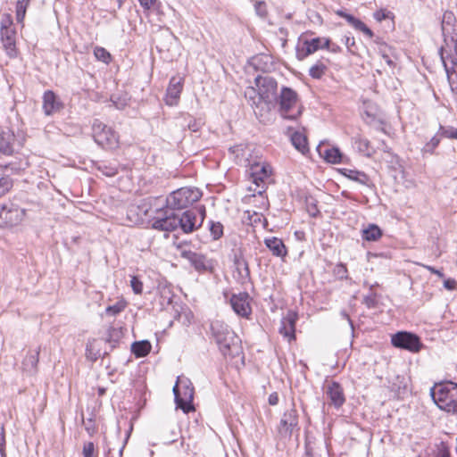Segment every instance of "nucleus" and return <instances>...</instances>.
<instances>
[{
	"label": "nucleus",
	"instance_id": "f257e3e1",
	"mask_svg": "<svg viewBox=\"0 0 457 457\" xmlns=\"http://www.w3.org/2000/svg\"><path fill=\"white\" fill-rule=\"evenodd\" d=\"M205 215V208L187 209L183 212L156 210V215L151 220L154 229L170 232L180 228L184 233H190L201 226Z\"/></svg>",
	"mask_w": 457,
	"mask_h": 457
},
{
	"label": "nucleus",
	"instance_id": "f03ea898",
	"mask_svg": "<svg viewBox=\"0 0 457 457\" xmlns=\"http://www.w3.org/2000/svg\"><path fill=\"white\" fill-rule=\"evenodd\" d=\"M211 331L224 356L235 357L239 353V338L225 322L219 320L212 321Z\"/></svg>",
	"mask_w": 457,
	"mask_h": 457
},
{
	"label": "nucleus",
	"instance_id": "7ed1b4c3",
	"mask_svg": "<svg viewBox=\"0 0 457 457\" xmlns=\"http://www.w3.org/2000/svg\"><path fill=\"white\" fill-rule=\"evenodd\" d=\"M430 395L439 409L457 414V383L450 380L436 383L431 387Z\"/></svg>",
	"mask_w": 457,
	"mask_h": 457
},
{
	"label": "nucleus",
	"instance_id": "20e7f679",
	"mask_svg": "<svg viewBox=\"0 0 457 457\" xmlns=\"http://www.w3.org/2000/svg\"><path fill=\"white\" fill-rule=\"evenodd\" d=\"M202 196V192L196 187H181L169 195L166 198V206L161 210H170V212H182L187 210L193 204Z\"/></svg>",
	"mask_w": 457,
	"mask_h": 457
},
{
	"label": "nucleus",
	"instance_id": "39448f33",
	"mask_svg": "<svg viewBox=\"0 0 457 457\" xmlns=\"http://www.w3.org/2000/svg\"><path fill=\"white\" fill-rule=\"evenodd\" d=\"M177 406L185 413L195 410L193 405L194 386L187 378H179L173 387Z\"/></svg>",
	"mask_w": 457,
	"mask_h": 457
},
{
	"label": "nucleus",
	"instance_id": "423d86ee",
	"mask_svg": "<svg viewBox=\"0 0 457 457\" xmlns=\"http://www.w3.org/2000/svg\"><path fill=\"white\" fill-rule=\"evenodd\" d=\"M279 112L284 119L295 120L301 114L298 96L295 91L283 87L279 96Z\"/></svg>",
	"mask_w": 457,
	"mask_h": 457
},
{
	"label": "nucleus",
	"instance_id": "0eeeda50",
	"mask_svg": "<svg viewBox=\"0 0 457 457\" xmlns=\"http://www.w3.org/2000/svg\"><path fill=\"white\" fill-rule=\"evenodd\" d=\"M92 134L95 142L104 149H115L119 145L117 133L98 120L92 125Z\"/></svg>",
	"mask_w": 457,
	"mask_h": 457
},
{
	"label": "nucleus",
	"instance_id": "6e6552de",
	"mask_svg": "<svg viewBox=\"0 0 457 457\" xmlns=\"http://www.w3.org/2000/svg\"><path fill=\"white\" fill-rule=\"evenodd\" d=\"M26 215V210L13 203L0 204V228H12L19 225Z\"/></svg>",
	"mask_w": 457,
	"mask_h": 457
},
{
	"label": "nucleus",
	"instance_id": "1a4fd4ad",
	"mask_svg": "<svg viewBox=\"0 0 457 457\" xmlns=\"http://www.w3.org/2000/svg\"><path fill=\"white\" fill-rule=\"evenodd\" d=\"M391 344L395 348L411 353H419L423 347L420 338L416 334L408 331H398L392 335Z\"/></svg>",
	"mask_w": 457,
	"mask_h": 457
},
{
	"label": "nucleus",
	"instance_id": "9d476101",
	"mask_svg": "<svg viewBox=\"0 0 457 457\" xmlns=\"http://www.w3.org/2000/svg\"><path fill=\"white\" fill-rule=\"evenodd\" d=\"M258 101L271 102L277 94V81L268 74L257 75L254 79Z\"/></svg>",
	"mask_w": 457,
	"mask_h": 457
},
{
	"label": "nucleus",
	"instance_id": "9b49d317",
	"mask_svg": "<svg viewBox=\"0 0 457 457\" xmlns=\"http://www.w3.org/2000/svg\"><path fill=\"white\" fill-rule=\"evenodd\" d=\"M299 429L297 411L295 408L286 411L278 427L279 436L281 438H290L294 431Z\"/></svg>",
	"mask_w": 457,
	"mask_h": 457
},
{
	"label": "nucleus",
	"instance_id": "f8f14e48",
	"mask_svg": "<svg viewBox=\"0 0 457 457\" xmlns=\"http://www.w3.org/2000/svg\"><path fill=\"white\" fill-rule=\"evenodd\" d=\"M42 100V109L46 116H52L54 113L60 112L64 108V104L60 97L52 90L45 91Z\"/></svg>",
	"mask_w": 457,
	"mask_h": 457
},
{
	"label": "nucleus",
	"instance_id": "ddd939ff",
	"mask_svg": "<svg viewBox=\"0 0 457 457\" xmlns=\"http://www.w3.org/2000/svg\"><path fill=\"white\" fill-rule=\"evenodd\" d=\"M250 295L246 292L235 294L230 298V304L233 311L239 316L247 318L251 312Z\"/></svg>",
	"mask_w": 457,
	"mask_h": 457
},
{
	"label": "nucleus",
	"instance_id": "4468645a",
	"mask_svg": "<svg viewBox=\"0 0 457 457\" xmlns=\"http://www.w3.org/2000/svg\"><path fill=\"white\" fill-rule=\"evenodd\" d=\"M325 393L329 399V404L336 409L341 408L345 403L344 389L338 382L330 381L326 385Z\"/></svg>",
	"mask_w": 457,
	"mask_h": 457
},
{
	"label": "nucleus",
	"instance_id": "2eb2a0df",
	"mask_svg": "<svg viewBox=\"0 0 457 457\" xmlns=\"http://www.w3.org/2000/svg\"><path fill=\"white\" fill-rule=\"evenodd\" d=\"M183 88V79L179 77H172L170 80L165 103L170 106H174L178 104L180 94Z\"/></svg>",
	"mask_w": 457,
	"mask_h": 457
},
{
	"label": "nucleus",
	"instance_id": "dca6fc26",
	"mask_svg": "<svg viewBox=\"0 0 457 457\" xmlns=\"http://www.w3.org/2000/svg\"><path fill=\"white\" fill-rule=\"evenodd\" d=\"M454 21L455 17L452 12L446 11L444 12L441 27L445 46H449V41L452 36L454 37H457V28Z\"/></svg>",
	"mask_w": 457,
	"mask_h": 457
},
{
	"label": "nucleus",
	"instance_id": "f3484780",
	"mask_svg": "<svg viewBox=\"0 0 457 457\" xmlns=\"http://www.w3.org/2000/svg\"><path fill=\"white\" fill-rule=\"evenodd\" d=\"M1 42L3 47L9 58H16L18 56V49L16 47V31L12 29H4L0 32Z\"/></svg>",
	"mask_w": 457,
	"mask_h": 457
},
{
	"label": "nucleus",
	"instance_id": "a211bd4d",
	"mask_svg": "<svg viewBox=\"0 0 457 457\" xmlns=\"http://www.w3.org/2000/svg\"><path fill=\"white\" fill-rule=\"evenodd\" d=\"M296 320L297 314L292 312H289L285 317L281 319L278 331L288 341L295 338V333Z\"/></svg>",
	"mask_w": 457,
	"mask_h": 457
},
{
	"label": "nucleus",
	"instance_id": "6ab92c4d",
	"mask_svg": "<svg viewBox=\"0 0 457 457\" xmlns=\"http://www.w3.org/2000/svg\"><path fill=\"white\" fill-rule=\"evenodd\" d=\"M324 44V37H314L312 39H305L303 42V48L301 50H298L297 52V58L299 60H303L306 58L307 56L312 54L319 49H323L325 46H323Z\"/></svg>",
	"mask_w": 457,
	"mask_h": 457
},
{
	"label": "nucleus",
	"instance_id": "aec40b11",
	"mask_svg": "<svg viewBox=\"0 0 457 457\" xmlns=\"http://www.w3.org/2000/svg\"><path fill=\"white\" fill-rule=\"evenodd\" d=\"M40 347L34 351H29L22 361L23 370L29 375H34L37 371L39 361Z\"/></svg>",
	"mask_w": 457,
	"mask_h": 457
},
{
	"label": "nucleus",
	"instance_id": "412c9836",
	"mask_svg": "<svg viewBox=\"0 0 457 457\" xmlns=\"http://www.w3.org/2000/svg\"><path fill=\"white\" fill-rule=\"evenodd\" d=\"M264 244L267 248L277 257H285L287 251L283 241L276 237H271L264 239Z\"/></svg>",
	"mask_w": 457,
	"mask_h": 457
},
{
	"label": "nucleus",
	"instance_id": "4be33fe9",
	"mask_svg": "<svg viewBox=\"0 0 457 457\" xmlns=\"http://www.w3.org/2000/svg\"><path fill=\"white\" fill-rule=\"evenodd\" d=\"M181 256L188 260L197 270H205L207 269L206 258L201 253H197L190 250H184L181 252Z\"/></svg>",
	"mask_w": 457,
	"mask_h": 457
},
{
	"label": "nucleus",
	"instance_id": "5701e85b",
	"mask_svg": "<svg viewBox=\"0 0 457 457\" xmlns=\"http://www.w3.org/2000/svg\"><path fill=\"white\" fill-rule=\"evenodd\" d=\"M340 172L345 178H347L353 181H356L361 185H365V186L370 185V180L369 176L362 171L344 168V169L340 170Z\"/></svg>",
	"mask_w": 457,
	"mask_h": 457
},
{
	"label": "nucleus",
	"instance_id": "b1692460",
	"mask_svg": "<svg viewBox=\"0 0 457 457\" xmlns=\"http://www.w3.org/2000/svg\"><path fill=\"white\" fill-rule=\"evenodd\" d=\"M329 63V60L327 58H321L318 60L309 69V75L315 79H320L327 72Z\"/></svg>",
	"mask_w": 457,
	"mask_h": 457
},
{
	"label": "nucleus",
	"instance_id": "393cba45",
	"mask_svg": "<svg viewBox=\"0 0 457 457\" xmlns=\"http://www.w3.org/2000/svg\"><path fill=\"white\" fill-rule=\"evenodd\" d=\"M251 64L256 71H262L263 72L270 71L273 65L271 58L266 54H260L253 57Z\"/></svg>",
	"mask_w": 457,
	"mask_h": 457
},
{
	"label": "nucleus",
	"instance_id": "a878e982",
	"mask_svg": "<svg viewBox=\"0 0 457 457\" xmlns=\"http://www.w3.org/2000/svg\"><path fill=\"white\" fill-rule=\"evenodd\" d=\"M253 169V181L257 187H260V183H262L265 179H268L271 173L270 166L267 165H256Z\"/></svg>",
	"mask_w": 457,
	"mask_h": 457
},
{
	"label": "nucleus",
	"instance_id": "bb28decb",
	"mask_svg": "<svg viewBox=\"0 0 457 457\" xmlns=\"http://www.w3.org/2000/svg\"><path fill=\"white\" fill-rule=\"evenodd\" d=\"M151 348L152 345L147 340L137 341L131 345V352L137 358L146 356L150 353Z\"/></svg>",
	"mask_w": 457,
	"mask_h": 457
},
{
	"label": "nucleus",
	"instance_id": "cd10ccee",
	"mask_svg": "<svg viewBox=\"0 0 457 457\" xmlns=\"http://www.w3.org/2000/svg\"><path fill=\"white\" fill-rule=\"evenodd\" d=\"M323 157L328 162L333 164L344 162V155L337 147H331L324 150Z\"/></svg>",
	"mask_w": 457,
	"mask_h": 457
},
{
	"label": "nucleus",
	"instance_id": "c85d7f7f",
	"mask_svg": "<svg viewBox=\"0 0 457 457\" xmlns=\"http://www.w3.org/2000/svg\"><path fill=\"white\" fill-rule=\"evenodd\" d=\"M291 142L293 145L302 154H304L309 150L307 145V138L301 132L296 131L293 133L291 136Z\"/></svg>",
	"mask_w": 457,
	"mask_h": 457
},
{
	"label": "nucleus",
	"instance_id": "c756f323",
	"mask_svg": "<svg viewBox=\"0 0 457 457\" xmlns=\"http://www.w3.org/2000/svg\"><path fill=\"white\" fill-rule=\"evenodd\" d=\"M381 236V229L375 224H370L368 228L362 230V238L366 241H377Z\"/></svg>",
	"mask_w": 457,
	"mask_h": 457
},
{
	"label": "nucleus",
	"instance_id": "7c9ffc66",
	"mask_svg": "<svg viewBox=\"0 0 457 457\" xmlns=\"http://www.w3.org/2000/svg\"><path fill=\"white\" fill-rule=\"evenodd\" d=\"M354 147L358 150V152L363 154L366 156H371L373 151L370 145V141L366 138H362L361 137H353Z\"/></svg>",
	"mask_w": 457,
	"mask_h": 457
},
{
	"label": "nucleus",
	"instance_id": "2f4dec72",
	"mask_svg": "<svg viewBox=\"0 0 457 457\" xmlns=\"http://www.w3.org/2000/svg\"><path fill=\"white\" fill-rule=\"evenodd\" d=\"M30 3V0H17L16 3V20L18 22H22L25 15L26 11Z\"/></svg>",
	"mask_w": 457,
	"mask_h": 457
},
{
	"label": "nucleus",
	"instance_id": "473e14b6",
	"mask_svg": "<svg viewBox=\"0 0 457 457\" xmlns=\"http://www.w3.org/2000/svg\"><path fill=\"white\" fill-rule=\"evenodd\" d=\"M437 135H439L442 137H446L450 139H457V129L453 128L452 126H439V129L437 132Z\"/></svg>",
	"mask_w": 457,
	"mask_h": 457
},
{
	"label": "nucleus",
	"instance_id": "72a5a7b5",
	"mask_svg": "<svg viewBox=\"0 0 457 457\" xmlns=\"http://www.w3.org/2000/svg\"><path fill=\"white\" fill-rule=\"evenodd\" d=\"M94 55L98 61L108 64L112 61L111 54L102 46H96L94 49Z\"/></svg>",
	"mask_w": 457,
	"mask_h": 457
},
{
	"label": "nucleus",
	"instance_id": "f704fd0d",
	"mask_svg": "<svg viewBox=\"0 0 457 457\" xmlns=\"http://www.w3.org/2000/svg\"><path fill=\"white\" fill-rule=\"evenodd\" d=\"M13 181L12 179L8 176L4 175L0 178V198L6 195L12 187Z\"/></svg>",
	"mask_w": 457,
	"mask_h": 457
},
{
	"label": "nucleus",
	"instance_id": "c9c22d12",
	"mask_svg": "<svg viewBox=\"0 0 457 457\" xmlns=\"http://www.w3.org/2000/svg\"><path fill=\"white\" fill-rule=\"evenodd\" d=\"M209 229L214 240H218L223 236V225L220 222L210 221Z\"/></svg>",
	"mask_w": 457,
	"mask_h": 457
},
{
	"label": "nucleus",
	"instance_id": "e433bc0d",
	"mask_svg": "<svg viewBox=\"0 0 457 457\" xmlns=\"http://www.w3.org/2000/svg\"><path fill=\"white\" fill-rule=\"evenodd\" d=\"M97 169L106 177H113L118 173V166L112 163L107 164L104 162Z\"/></svg>",
	"mask_w": 457,
	"mask_h": 457
},
{
	"label": "nucleus",
	"instance_id": "4c0bfd02",
	"mask_svg": "<svg viewBox=\"0 0 457 457\" xmlns=\"http://www.w3.org/2000/svg\"><path fill=\"white\" fill-rule=\"evenodd\" d=\"M0 153L4 155H12L13 153L12 145L9 137L0 136Z\"/></svg>",
	"mask_w": 457,
	"mask_h": 457
},
{
	"label": "nucleus",
	"instance_id": "58836bf2",
	"mask_svg": "<svg viewBox=\"0 0 457 457\" xmlns=\"http://www.w3.org/2000/svg\"><path fill=\"white\" fill-rule=\"evenodd\" d=\"M236 264H237V269L242 278H249L250 277L249 266L245 260L238 259L236 261Z\"/></svg>",
	"mask_w": 457,
	"mask_h": 457
},
{
	"label": "nucleus",
	"instance_id": "ea45409f",
	"mask_svg": "<svg viewBox=\"0 0 457 457\" xmlns=\"http://www.w3.org/2000/svg\"><path fill=\"white\" fill-rule=\"evenodd\" d=\"M440 143V137L439 135L434 136L429 142H428L424 147L422 148V151L424 153H429L432 154L434 150L438 146Z\"/></svg>",
	"mask_w": 457,
	"mask_h": 457
},
{
	"label": "nucleus",
	"instance_id": "a19ab883",
	"mask_svg": "<svg viewBox=\"0 0 457 457\" xmlns=\"http://www.w3.org/2000/svg\"><path fill=\"white\" fill-rule=\"evenodd\" d=\"M352 26L361 32H363L365 35H367L369 37H373V32L370 29H369L361 20L356 19L355 21L352 24Z\"/></svg>",
	"mask_w": 457,
	"mask_h": 457
},
{
	"label": "nucleus",
	"instance_id": "79ce46f5",
	"mask_svg": "<svg viewBox=\"0 0 457 457\" xmlns=\"http://www.w3.org/2000/svg\"><path fill=\"white\" fill-rule=\"evenodd\" d=\"M126 307V304L122 302H118L113 305H110L105 309V312L109 315H116L121 312Z\"/></svg>",
	"mask_w": 457,
	"mask_h": 457
},
{
	"label": "nucleus",
	"instance_id": "37998d69",
	"mask_svg": "<svg viewBox=\"0 0 457 457\" xmlns=\"http://www.w3.org/2000/svg\"><path fill=\"white\" fill-rule=\"evenodd\" d=\"M130 286L135 294L139 295L143 292V283L137 276H131Z\"/></svg>",
	"mask_w": 457,
	"mask_h": 457
},
{
	"label": "nucleus",
	"instance_id": "c03bdc74",
	"mask_svg": "<svg viewBox=\"0 0 457 457\" xmlns=\"http://www.w3.org/2000/svg\"><path fill=\"white\" fill-rule=\"evenodd\" d=\"M12 19L10 14H4L1 18L0 21V32L4 31V29H12Z\"/></svg>",
	"mask_w": 457,
	"mask_h": 457
},
{
	"label": "nucleus",
	"instance_id": "a18cd8bd",
	"mask_svg": "<svg viewBox=\"0 0 457 457\" xmlns=\"http://www.w3.org/2000/svg\"><path fill=\"white\" fill-rule=\"evenodd\" d=\"M95 450L93 442H86L82 449L83 457H97L96 454H95Z\"/></svg>",
	"mask_w": 457,
	"mask_h": 457
},
{
	"label": "nucleus",
	"instance_id": "49530a36",
	"mask_svg": "<svg viewBox=\"0 0 457 457\" xmlns=\"http://www.w3.org/2000/svg\"><path fill=\"white\" fill-rule=\"evenodd\" d=\"M204 122L201 119H194L192 117H189V120L187 122V128L189 130L193 132L198 131L201 127L203 126Z\"/></svg>",
	"mask_w": 457,
	"mask_h": 457
},
{
	"label": "nucleus",
	"instance_id": "de8ad7c7",
	"mask_svg": "<svg viewBox=\"0 0 457 457\" xmlns=\"http://www.w3.org/2000/svg\"><path fill=\"white\" fill-rule=\"evenodd\" d=\"M245 96L246 98L253 101V104H257L260 102L258 101L257 89L253 87H248L245 91Z\"/></svg>",
	"mask_w": 457,
	"mask_h": 457
},
{
	"label": "nucleus",
	"instance_id": "09e8293b",
	"mask_svg": "<svg viewBox=\"0 0 457 457\" xmlns=\"http://www.w3.org/2000/svg\"><path fill=\"white\" fill-rule=\"evenodd\" d=\"M0 455H1V457H6L4 428L1 423H0Z\"/></svg>",
	"mask_w": 457,
	"mask_h": 457
},
{
	"label": "nucleus",
	"instance_id": "8fccbe9b",
	"mask_svg": "<svg viewBox=\"0 0 457 457\" xmlns=\"http://www.w3.org/2000/svg\"><path fill=\"white\" fill-rule=\"evenodd\" d=\"M335 273L337 276L343 279L347 278V269L346 266L343 263H339L335 268Z\"/></svg>",
	"mask_w": 457,
	"mask_h": 457
},
{
	"label": "nucleus",
	"instance_id": "3c124183",
	"mask_svg": "<svg viewBox=\"0 0 457 457\" xmlns=\"http://www.w3.org/2000/svg\"><path fill=\"white\" fill-rule=\"evenodd\" d=\"M326 49L329 50L332 53H339L341 52V47L337 44H331L330 39L324 37V44Z\"/></svg>",
	"mask_w": 457,
	"mask_h": 457
},
{
	"label": "nucleus",
	"instance_id": "603ef678",
	"mask_svg": "<svg viewBox=\"0 0 457 457\" xmlns=\"http://www.w3.org/2000/svg\"><path fill=\"white\" fill-rule=\"evenodd\" d=\"M392 12L386 10H379L374 13V17L377 21H381L383 20L390 18Z\"/></svg>",
	"mask_w": 457,
	"mask_h": 457
},
{
	"label": "nucleus",
	"instance_id": "864d4df0",
	"mask_svg": "<svg viewBox=\"0 0 457 457\" xmlns=\"http://www.w3.org/2000/svg\"><path fill=\"white\" fill-rule=\"evenodd\" d=\"M4 172L11 171L12 173H18L19 170H21V167H18L15 163H8L4 166H2Z\"/></svg>",
	"mask_w": 457,
	"mask_h": 457
},
{
	"label": "nucleus",
	"instance_id": "5fc2aeb1",
	"mask_svg": "<svg viewBox=\"0 0 457 457\" xmlns=\"http://www.w3.org/2000/svg\"><path fill=\"white\" fill-rule=\"evenodd\" d=\"M345 45L346 46L347 49L351 53H354L353 47L355 46V40L353 37L345 36L343 39Z\"/></svg>",
	"mask_w": 457,
	"mask_h": 457
},
{
	"label": "nucleus",
	"instance_id": "6e6d98bb",
	"mask_svg": "<svg viewBox=\"0 0 457 457\" xmlns=\"http://www.w3.org/2000/svg\"><path fill=\"white\" fill-rule=\"evenodd\" d=\"M157 0H138L140 5L145 11H148L154 7Z\"/></svg>",
	"mask_w": 457,
	"mask_h": 457
},
{
	"label": "nucleus",
	"instance_id": "4d7b16f0",
	"mask_svg": "<svg viewBox=\"0 0 457 457\" xmlns=\"http://www.w3.org/2000/svg\"><path fill=\"white\" fill-rule=\"evenodd\" d=\"M255 10H256L257 13L262 17L266 15V5L263 2L256 3Z\"/></svg>",
	"mask_w": 457,
	"mask_h": 457
},
{
	"label": "nucleus",
	"instance_id": "13d9d810",
	"mask_svg": "<svg viewBox=\"0 0 457 457\" xmlns=\"http://www.w3.org/2000/svg\"><path fill=\"white\" fill-rule=\"evenodd\" d=\"M268 402L270 405H277L278 403V395L276 392L270 394L268 398Z\"/></svg>",
	"mask_w": 457,
	"mask_h": 457
},
{
	"label": "nucleus",
	"instance_id": "bf43d9fd",
	"mask_svg": "<svg viewBox=\"0 0 457 457\" xmlns=\"http://www.w3.org/2000/svg\"><path fill=\"white\" fill-rule=\"evenodd\" d=\"M444 287L449 290H453L456 287V281L454 279H446L444 282Z\"/></svg>",
	"mask_w": 457,
	"mask_h": 457
},
{
	"label": "nucleus",
	"instance_id": "052dcab7",
	"mask_svg": "<svg viewBox=\"0 0 457 457\" xmlns=\"http://www.w3.org/2000/svg\"><path fill=\"white\" fill-rule=\"evenodd\" d=\"M424 268L427 269L431 273L437 275L439 278H444V273L442 271L436 270L435 267L429 266V265H424Z\"/></svg>",
	"mask_w": 457,
	"mask_h": 457
},
{
	"label": "nucleus",
	"instance_id": "680f3d73",
	"mask_svg": "<svg viewBox=\"0 0 457 457\" xmlns=\"http://www.w3.org/2000/svg\"><path fill=\"white\" fill-rule=\"evenodd\" d=\"M439 52H440L441 59H442V61H443V63H444V66H445V71H446V72L448 73V72H449V71H448V68H447V65H446V62H445V58H446V57H445V46H442V47L440 48V51H439Z\"/></svg>",
	"mask_w": 457,
	"mask_h": 457
},
{
	"label": "nucleus",
	"instance_id": "e2e57ef3",
	"mask_svg": "<svg viewBox=\"0 0 457 457\" xmlns=\"http://www.w3.org/2000/svg\"><path fill=\"white\" fill-rule=\"evenodd\" d=\"M436 457H451L450 453L446 449L440 450Z\"/></svg>",
	"mask_w": 457,
	"mask_h": 457
},
{
	"label": "nucleus",
	"instance_id": "0e129e2a",
	"mask_svg": "<svg viewBox=\"0 0 457 457\" xmlns=\"http://www.w3.org/2000/svg\"><path fill=\"white\" fill-rule=\"evenodd\" d=\"M452 44L454 52L457 54V37H454L453 36L451 37V40L449 41V45Z\"/></svg>",
	"mask_w": 457,
	"mask_h": 457
},
{
	"label": "nucleus",
	"instance_id": "69168bd1",
	"mask_svg": "<svg viewBox=\"0 0 457 457\" xmlns=\"http://www.w3.org/2000/svg\"><path fill=\"white\" fill-rule=\"evenodd\" d=\"M129 437V432H128V433H127V435H126V438L124 439V442H123V444H122V446H121V447H120V456H122L123 450H124V448H125V445H126V444H127V442H128Z\"/></svg>",
	"mask_w": 457,
	"mask_h": 457
},
{
	"label": "nucleus",
	"instance_id": "338daca9",
	"mask_svg": "<svg viewBox=\"0 0 457 457\" xmlns=\"http://www.w3.org/2000/svg\"><path fill=\"white\" fill-rule=\"evenodd\" d=\"M345 19L347 21V22H348L350 25H352V24L355 21V20H356L357 18H355V17H354V16H353L352 14H348V13H347V15L345 16Z\"/></svg>",
	"mask_w": 457,
	"mask_h": 457
},
{
	"label": "nucleus",
	"instance_id": "774afa93",
	"mask_svg": "<svg viewBox=\"0 0 457 457\" xmlns=\"http://www.w3.org/2000/svg\"><path fill=\"white\" fill-rule=\"evenodd\" d=\"M336 13H337L338 16H340V17H342V18H344V19H345V16L347 15V13H346L345 12L342 11V10H338V11H337V12H336Z\"/></svg>",
	"mask_w": 457,
	"mask_h": 457
}]
</instances>
